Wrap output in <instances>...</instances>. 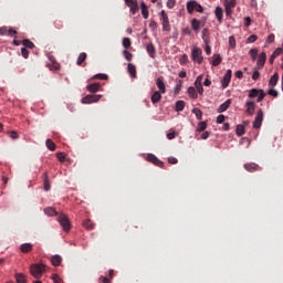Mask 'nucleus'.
<instances>
[{
	"label": "nucleus",
	"instance_id": "nucleus-48",
	"mask_svg": "<svg viewBox=\"0 0 283 283\" xmlns=\"http://www.w3.org/2000/svg\"><path fill=\"white\" fill-rule=\"evenodd\" d=\"M268 94H269L270 96H273L274 98H277V96H279L277 91H275L273 87H271V88L269 90Z\"/></svg>",
	"mask_w": 283,
	"mask_h": 283
},
{
	"label": "nucleus",
	"instance_id": "nucleus-30",
	"mask_svg": "<svg viewBox=\"0 0 283 283\" xmlns=\"http://www.w3.org/2000/svg\"><path fill=\"white\" fill-rule=\"evenodd\" d=\"M87 59V53L82 52L80 53L78 57H77V65H83V63H85V60Z\"/></svg>",
	"mask_w": 283,
	"mask_h": 283
},
{
	"label": "nucleus",
	"instance_id": "nucleus-44",
	"mask_svg": "<svg viewBox=\"0 0 283 283\" xmlns=\"http://www.w3.org/2000/svg\"><path fill=\"white\" fill-rule=\"evenodd\" d=\"M249 53L252 61H255V59H258V49H251Z\"/></svg>",
	"mask_w": 283,
	"mask_h": 283
},
{
	"label": "nucleus",
	"instance_id": "nucleus-54",
	"mask_svg": "<svg viewBox=\"0 0 283 283\" xmlns=\"http://www.w3.org/2000/svg\"><path fill=\"white\" fill-rule=\"evenodd\" d=\"M54 25H55L56 30H61L63 28V21L55 20Z\"/></svg>",
	"mask_w": 283,
	"mask_h": 283
},
{
	"label": "nucleus",
	"instance_id": "nucleus-50",
	"mask_svg": "<svg viewBox=\"0 0 283 283\" xmlns=\"http://www.w3.org/2000/svg\"><path fill=\"white\" fill-rule=\"evenodd\" d=\"M123 54H124V57L126 59V61H132L133 55L129 51L124 50Z\"/></svg>",
	"mask_w": 283,
	"mask_h": 283
},
{
	"label": "nucleus",
	"instance_id": "nucleus-20",
	"mask_svg": "<svg viewBox=\"0 0 283 283\" xmlns=\"http://www.w3.org/2000/svg\"><path fill=\"white\" fill-rule=\"evenodd\" d=\"M277 81H280V75L277 73H274L273 76L269 81V86L275 87V85H277Z\"/></svg>",
	"mask_w": 283,
	"mask_h": 283
},
{
	"label": "nucleus",
	"instance_id": "nucleus-7",
	"mask_svg": "<svg viewBox=\"0 0 283 283\" xmlns=\"http://www.w3.org/2000/svg\"><path fill=\"white\" fill-rule=\"evenodd\" d=\"M264 120V112H262V109H259L254 122H253V128L254 129H260V127H262V122Z\"/></svg>",
	"mask_w": 283,
	"mask_h": 283
},
{
	"label": "nucleus",
	"instance_id": "nucleus-24",
	"mask_svg": "<svg viewBox=\"0 0 283 283\" xmlns=\"http://www.w3.org/2000/svg\"><path fill=\"white\" fill-rule=\"evenodd\" d=\"M191 28L196 32V34H198V32H200V22L198 19H192Z\"/></svg>",
	"mask_w": 283,
	"mask_h": 283
},
{
	"label": "nucleus",
	"instance_id": "nucleus-5",
	"mask_svg": "<svg viewBox=\"0 0 283 283\" xmlns=\"http://www.w3.org/2000/svg\"><path fill=\"white\" fill-rule=\"evenodd\" d=\"M160 17L163 21L161 25H163L164 32H171V25L169 24V15H167V12H165V10L160 12Z\"/></svg>",
	"mask_w": 283,
	"mask_h": 283
},
{
	"label": "nucleus",
	"instance_id": "nucleus-10",
	"mask_svg": "<svg viewBox=\"0 0 283 283\" xmlns=\"http://www.w3.org/2000/svg\"><path fill=\"white\" fill-rule=\"evenodd\" d=\"M231 76H232V71L228 70L221 81V85L223 90H227V87H229V84L231 83Z\"/></svg>",
	"mask_w": 283,
	"mask_h": 283
},
{
	"label": "nucleus",
	"instance_id": "nucleus-43",
	"mask_svg": "<svg viewBox=\"0 0 283 283\" xmlns=\"http://www.w3.org/2000/svg\"><path fill=\"white\" fill-rule=\"evenodd\" d=\"M202 78H205L203 75H199V76L197 77V80L195 81V87H200V86H202Z\"/></svg>",
	"mask_w": 283,
	"mask_h": 283
},
{
	"label": "nucleus",
	"instance_id": "nucleus-22",
	"mask_svg": "<svg viewBox=\"0 0 283 283\" xmlns=\"http://www.w3.org/2000/svg\"><path fill=\"white\" fill-rule=\"evenodd\" d=\"M127 70H128V74L132 76V78L137 77L136 65L129 63Z\"/></svg>",
	"mask_w": 283,
	"mask_h": 283
},
{
	"label": "nucleus",
	"instance_id": "nucleus-60",
	"mask_svg": "<svg viewBox=\"0 0 283 283\" xmlns=\"http://www.w3.org/2000/svg\"><path fill=\"white\" fill-rule=\"evenodd\" d=\"M224 115H219L218 117H217V123H218V125H222V123H224Z\"/></svg>",
	"mask_w": 283,
	"mask_h": 283
},
{
	"label": "nucleus",
	"instance_id": "nucleus-6",
	"mask_svg": "<svg viewBox=\"0 0 283 283\" xmlns=\"http://www.w3.org/2000/svg\"><path fill=\"white\" fill-rule=\"evenodd\" d=\"M103 98V95H86L82 98L84 105H90L91 103H98Z\"/></svg>",
	"mask_w": 283,
	"mask_h": 283
},
{
	"label": "nucleus",
	"instance_id": "nucleus-15",
	"mask_svg": "<svg viewBox=\"0 0 283 283\" xmlns=\"http://www.w3.org/2000/svg\"><path fill=\"white\" fill-rule=\"evenodd\" d=\"M87 92H91V94H96L101 90V84L99 83H93L88 84L86 86Z\"/></svg>",
	"mask_w": 283,
	"mask_h": 283
},
{
	"label": "nucleus",
	"instance_id": "nucleus-12",
	"mask_svg": "<svg viewBox=\"0 0 283 283\" xmlns=\"http://www.w3.org/2000/svg\"><path fill=\"white\" fill-rule=\"evenodd\" d=\"M156 85L161 94L167 93V88L165 86V77H163V76L158 77L156 81Z\"/></svg>",
	"mask_w": 283,
	"mask_h": 283
},
{
	"label": "nucleus",
	"instance_id": "nucleus-49",
	"mask_svg": "<svg viewBox=\"0 0 283 283\" xmlns=\"http://www.w3.org/2000/svg\"><path fill=\"white\" fill-rule=\"evenodd\" d=\"M188 61H189V56H187V54H184V55H181L179 63L181 65H185Z\"/></svg>",
	"mask_w": 283,
	"mask_h": 283
},
{
	"label": "nucleus",
	"instance_id": "nucleus-33",
	"mask_svg": "<svg viewBox=\"0 0 283 283\" xmlns=\"http://www.w3.org/2000/svg\"><path fill=\"white\" fill-rule=\"evenodd\" d=\"M188 94L190 98H198V92L196 91V87L190 86L188 87Z\"/></svg>",
	"mask_w": 283,
	"mask_h": 283
},
{
	"label": "nucleus",
	"instance_id": "nucleus-29",
	"mask_svg": "<svg viewBox=\"0 0 283 283\" xmlns=\"http://www.w3.org/2000/svg\"><path fill=\"white\" fill-rule=\"evenodd\" d=\"M20 250L22 251V253H30V251H32V244L24 243L20 247Z\"/></svg>",
	"mask_w": 283,
	"mask_h": 283
},
{
	"label": "nucleus",
	"instance_id": "nucleus-59",
	"mask_svg": "<svg viewBox=\"0 0 283 283\" xmlns=\"http://www.w3.org/2000/svg\"><path fill=\"white\" fill-rule=\"evenodd\" d=\"M169 165H178V159L176 157L168 158Z\"/></svg>",
	"mask_w": 283,
	"mask_h": 283
},
{
	"label": "nucleus",
	"instance_id": "nucleus-35",
	"mask_svg": "<svg viewBox=\"0 0 283 283\" xmlns=\"http://www.w3.org/2000/svg\"><path fill=\"white\" fill-rule=\"evenodd\" d=\"M45 145L50 151H54V149H56V144H54L52 139H46Z\"/></svg>",
	"mask_w": 283,
	"mask_h": 283
},
{
	"label": "nucleus",
	"instance_id": "nucleus-18",
	"mask_svg": "<svg viewBox=\"0 0 283 283\" xmlns=\"http://www.w3.org/2000/svg\"><path fill=\"white\" fill-rule=\"evenodd\" d=\"M14 279L17 283H28V276L23 273H15Z\"/></svg>",
	"mask_w": 283,
	"mask_h": 283
},
{
	"label": "nucleus",
	"instance_id": "nucleus-34",
	"mask_svg": "<svg viewBox=\"0 0 283 283\" xmlns=\"http://www.w3.org/2000/svg\"><path fill=\"white\" fill-rule=\"evenodd\" d=\"M22 45H23L25 49L29 48V50H32V49L34 48V42H32V41L25 39V40L22 41Z\"/></svg>",
	"mask_w": 283,
	"mask_h": 283
},
{
	"label": "nucleus",
	"instance_id": "nucleus-2",
	"mask_svg": "<svg viewBox=\"0 0 283 283\" xmlns=\"http://www.w3.org/2000/svg\"><path fill=\"white\" fill-rule=\"evenodd\" d=\"M187 11L188 14H193V12H205V8L201 7L200 3H198V1L196 0H190L187 2Z\"/></svg>",
	"mask_w": 283,
	"mask_h": 283
},
{
	"label": "nucleus",
	"instance_id": "nucleus-23",
	"mask_svg": "<svg viewBox=\"0 0 283 283\" xmlns=\"http://www.w3.org/2000/svg\"><path fill=\"white\" fill-rule=\"evenodd\" d=\"M51 262L53 266H61V262H63V258H61V255H54L51 258Z\"/></svg>",
	"mask_w": 283,
	"mask_h": 283
},
{
	"label": "nucleus",
	"instance_id": "nucleus-28",
	"mask_svg": "<svg viewBox=\"0 0 283 283\" xmlns=\"http://www.w3.org/2000/svg\"><path fill=\"white\" fill-rule=\"evenodd\" d=\"M44 191H50L52 189V186L50 185V179L48 178V174L44 172Z\"/></svg>",
	"mask_w": 283,
	"mask_h": 283
},
{
	"label": "nucleus",
	"instance_id": "nucleus-61",
	"mask_svg": "<svg viewBox=\"0 0 283 283\" xmlns=\"http://www.w3.org/2000/svg\"><path fill=\"white\" fill-rule=\"evenodd\" d=\"M283 50L282 49H276L272 54L277 59V56H280V54H282Z\"/></svg>",
	"mask_w": 283,
	"mask_h": 283
},
{
	"label": "nucleus",
	"instance_id": "nucleus-27",
	"mask_svg": "<svg viewBox=\"0 0 283 283\" xmlns=\"http://www.w3.org/2000/svg\"><path fill=\"white\" fill-rule=\"evenodd\" d=\"M201 36H202L203 43H211V40L209 38V29H203Z\"/></svg>",
	"mask_w": 283,
	"mask_h": 283
},
{
	"label": "nucleus",
	"instance_id": "nucleus-52",
	"mask_svg": "<svg viewBox=\"0 0 283 283\" xmlns=\"http://www.w3.org/2000/svg\"><path fill=\"white\" fill-rule=\"evenodd\" d=\"M44 213H59V212L53 207H48L44 209Z\"/></svg>",
	"mask_w": 283,
	"mask_h": 283
},
{
	"label": "nucleus",
	"instance_id": "nucleus-31",
	"mask_svg": "<svg viewBox=\"0 0 283 283\" xmlns=\"http://www.w3.org/2000/svg\"><path fill=\"white\" fill-rule=\"evenodd\" d=\"M83 227L88 231H92V229H94V223L92 222V220L86 219L83 221Z\"/></svg>",
	"mask_w": 283,
	"mask_h": 283
},
{
	"label": "nucleus",
	"instance_id": "nucleus-63",
	"mask_svg": "<svg viewBox=\"0 0 283 283\" xmlns=\"http://www.w3.org/2000/svg\"><path fill=\"white\" fill-rule=\"evenodd\" d=\"M167 138H168V140H174V138H176V133L175 132L168 133Z\"/></svg>",
	"mask_w": 283,
	"mask_h": 283
},
{
	"label": "nucleus",
	"instance_id": "nucleus-56",
	"mask_svg": "<svg viewBox=\"0 0 283 283\" xmlns=\"http://www.w3.org/2000/svg\"><path fill=\"white\" fill-rule=\"evenodd\" d=\"M9 136L12 138V140H17V138H19V134H17L14 130L9 132Z\"/></svg>",
	"mask_w": 283,
	"mask_h": 283
},
{
	"label": "nucleus",
	"instance_id": "nucleus-19",
	"mask_svg": "<svg viewBox=\"0 0 283 283\" xmlns=\"http://www.w3.org/2000/svg\"><path fill=\"white\" fill-rule=\"evenodd\" d=\"M140 8L144 19H149V8L147 7V4L145 2H142Z\"/></svg>",
	"mask_w": 283,
	"mask_h": 283
},
{
	"label": "nucleus",
	"instance_id": "nucleus-39",
	"mask_svg": "<svg viewBox=\"0 0 283 283\" xmlns=\"http://www.w3.org/2000/svg\"><path fill=\"white\" fill-rule=\"evenodd\" d=\"M182 109H185V101H178L176 103V111L177 112H182Z\"/></svg>",
	"mask_w": 283,
	"mask_h": 283
},
{
	"label": "nucleus",
	"instance_id": "nucleus-45",
	"mask_svg": "<svg viewBox=\"0 0 283 283\" xmlns=\"http://www.w3.org/2000/svg\"><path fill=\"white\" fill-rule=\"evenodd\" d=\"M166 6L169 10H174L176 8V0H168Z\"/></svg>",
	"mask_w": 283,
	"mask_h": 283
},
{
	"label": "nucleus",
	"instance_id": "nucleus-32",
	"mask_svg": "<svg viewBox=\"0 0 283 283\" xmlns=\"http://www.w3.org/2000/svg\"><path fill=\"white\" fill-rule=\"evenodd\" d=\"M220 63H222V56H220V54L214 55L212 60L213 67H218Z\"/></svg>",
	"mask_w": 283,
	"mask_h": 283
},
{
	"label": "nucleus",
	"instance_id": "nucleus-21",
	"mask_svg": "<svg viewBox=\"0 0 283 283\" xmlns=\"http://www.w3.org/2000/svg\"><path fill=\"white\" fill-rule=\"evenodd\" d=\"M214 14L219 23H222V18H223L222 7H217L214 10Z\"/></svg>",
	"mask_w": 283,
	"mask_h": 283
},
{
	"label": "nucleus",
	"instance_id": "nucleus-9",
	"mask_svg": "<svg viewBox=\"0 0 283 283\" xmlns=\"http://www.w3.org/2000/svg\"><path fill=\"white\" fill-rule=\"evenodd\" d=\"M245 114H248L249 116H253V114H255V102L248 99L245 102Z\"/></svg>",
	"mask_w": 283,
	"mask_h": 283
},
{
	"label": "nucleus",
	"instance_id": "nucleus-3",
	"mask_svg": "<svg viewBox=\"0 0 283 283\" xmlns=\"http://www.w3.org/2000/svg\"><path fill=\"white\" fill-rule=\"evenodd\" d=\"M191 59L198 63V65H202V61H205V57H202V49L193 46L191 50Z\"/></svg>",
	"mask_w": 283,
	"mask_h": 283
},
{
	"label": "nucleus",
	"instance_id": "nucleus-14",
	"mask_svg": "<svg viewBox=\"0 0 283 283\" xmlns=\"http://www.w3.org/2000/svg\"><path fill=\"white\" fill-rule=\"evenodd\" d=\"M163 94L160 91L155 92L151 97L150 101L154 105H156V103H160V101L163 99Z\"/></svg>",
	"mask_w": 283,
	"mask_h": 283
},
{
	"label": "nucleus",
	"instance_id": "nucleus-53",
	"mask_svg": "<svg viewBox=\"0 0 283 283\" xmlns=\"http://www.w3.org/2000/svg\"><path fill=\"white\" fill-rule=\"evenodd\" d=\"M229 45L232 50L235 48V38L234 36L229 38Z\"/></svg>",
	"mask_w": 283,
	"mask_h": 283
},
{
	"label": "nucleus",
	"instance_id": "nucleus-41",
	"mask_svg": "<svg viewBox=\"0 0 283 283\" xmlns=\"http://www.w3.org/2000/svg\"><path fill=\"white\" fill-rule=\"evenodd\" d=\"M237 136H244V126L243 125H238L237 126Z\"/></svg>",
	"mask_w": 283,
	"mask_h": 283
},
{
	"label": "nucleus",
	"instance_id": "nucleus-13",
	"mask_svg": "<svg viewBox=\"0 0 283 283\" xmlns=\"http://www.w3.org/2000/svg\"><path fill=\"white\" fill-rule=\"evenodd\" d=\"M244 169L247 171H250L251 174H253V171H260V166L255 163H250V164H245L244 165Z\"/></svg>",
	"mask_w": 283,
	"mask_h": 283
},
{
	"label": "nucleus",
	"instance_id": "nucleus-8",
	"mask_svg": "<svg viewBox=\"0 0 283 283\" xmlns=\"http://www.w3.org/2000/svg\"><path fill=\"white\" fill-rule=\"evenodd\" d=\"M124 1L126 3L127 8L130 9L129 10L130 14L134 15V14H136L138 12V10H139V8H138V0H124Z\"/></svg>",
	"mask_w": 283,
	"mask_h": 283
},
{
	"label": "nucleus",
	"instance_id": "nucleus-37",
	"mask_svg": "<svg viewBox=\"0 0 283 283\" xmlns=\"http://www.w3.org/2000/svg\"><path fill=\"white\" fill-rule=\"evenodd\" d=\"M192 114L196 115L197 120H202V111L200 108H193Z\"/></svg>",
	"mask_w": 283,
	"mask_h": 283
},
{
	"label": "nucleus",
	"instance_id": "nucleus-25",
	"mask_svg": "<svg viewBox=\"0 0 283 283\" xmlns=\"http://www.w3.org/2000/svg\"><path fill=\"white\" fill-rule=\"evenodd\" d=\"M261 92H262L261 88H251V90L249 91L248 96H249L250 98H256V96H259V94H260Z\"/></svg>",
	"mask_w": 283,
	"mask_h": 283
},
{
	"label": "nucleus",
	"instance_id": "nucleus-58",
	"mask_svg": "<svg viewBox=\"0 0 283 283\" xmlns=\"http://www.w3.org/2000/svg\"><path fill=\"white\" fill-rule=\"evenodd\" d=\"M210 43H205L206 48H205V52L206 54L209 56L211 54V45H209Z\"/></svg>",
	"mask_w": 283,
	"mask_h": 283
},
{
	"label": "nucleus",
	"instance_id": "nucleus-47",
	"mask_svg": "<svg viewBox=\"0 0 283 283\" xmlns=\"http://www.w3.org/2000/svg\"><path fill=\"white\" fill-rule=\"evenodd\" d=\"M21 54H22L23 59H28L30 56V51L25 48H22Z\"/></svg>",
	"mask_w": 283,
	"mask_h": 283
},
{
	"label": "nucleus",
	"instance_id": "nucleus-11",
	"mask_svg": "<svg viewBox=\"0 0 283 283\" xmlns=\"http://www.w3.org/2000/svg\"><path fill=\"white\" fill-rule=\"evenodd\" d=\"M148 163H153L156 167H165V164L153 154L147 155Z\"/></svg>",
	"mask_w": 283,
	"mask_h": 283
},
{
	"label": "nucleus",
	"instance_id": "nucleus-46",
	"mask_svg": "<svg viewBox=\"0 0 283 283\" xmlns=\"http://www.w3.org/2000/svg\"><path fill=\"white\" fill-rule=\"evenodd\" d=\"M258 41V35L252 34L247 39V43H255Z\"/></svg>",
	"mask_w": 283,
	"mask_h": 283
},
{
	"label": "nucleus",
	"instance_id": "nucleus-55",
	"mask_svg": "<svg viewBox=\"0 0 283 283\" xmlns=\"http://www.w3.org/2000/svg\"><path fill=\"white\" fill-rule=\"evenodd\" d=\"M94 78H98L99 81H107V74H96Z\"/></svg>",
	"mask_w": 283,
	"mask_h": 283
},
{
	"label": "nucleus",
	"instance_id": "nucleus-64",
	"mask_svg": "<svg viewBox=\"0 0 283 283\" xmlns=\"http://www.w3.org/2000/svg\"><path fill=\"white\" fill-rule=\"evenodd\" d=\"M9 30H10V29H8V27H3V28L0 29V34H1V35L8 34V31H9Z\"/></svg>",
	"mask_w": 283,
	"mask_h": 283
},
{
	"label": "nucleus",
	"instance_id": "nucleus-40",
	"mask_svg": "<svg viewBox=\"0 0 283 283\" xmlns=\"http://www.w3.org/2000/svg\"><path fill=\"white\" fill-rule=\"evenodd\" d=\"M207 129V122H200L197 126V132H205Z\"/></svg>",
	"mask_w": 283,
	"mask_h": 283
},
{
	"label": "nucleus",
	"instance_id": "nucleus-38",
	"mask_svg": "<svg viewBox=\"0 0 283 283\" xmlns=\"http://www.w3.org/2000/svg\"><path fill=\"white\" fill-rule=\"evenodd\" d=\"M123 46L125 48V50H128V48H132V40L129 38H124Z\"/></svg>",
	"mask_w": 283,
	"mask_h": 283
},
{
	"label": "nucleus",
	"instance_id": "nucleus-51",
	"mask_svg": "<svg viewBox=\"0 0 283 283\" xmlns=\"http://www.w3.org/2000/svg\"><path fill=\"white\" fill-rule=\"evenodd\" d=\"M56 158L60 160V163H65V154L64 153H57Z\"/></svg>",
	"mask_w": 283,
	"mask_h": 283
},
{
	"label": "nucleus",
	"instance_id": "nucleus-62",
	"mask_svg": "<svg viewBox=\"0 0 283 283\" xmlns=\"http://www.w3.org/2000/svg\"><path fill=\"white\" fill-rule=\"evenodd\" d=\"M258 78H260V72L254 71L253 74H252V80L258 81Z\"/></svg>",
	"mask_w": 283,
	"mask_h": 283
},
{
	"label": "nucleus",
	"instance_id": "nucleus-17",
	"mask_svg": "<svg viewBox=\"0 0 283 283\" xmlns=\"http://www.w3.org/2000/svg\"><path fill=\"white\" fill-rule=\"evenodd\" d=\"M146 51L149 54L150 59H156V46H154V43L147 44Z\"/></svg>",
	"mask_w": 283,
	"mask_h": 283
},
{
	"label": "nucleus",
	"instance_id": "nucleus-1",
	"mask_svg": "<svg viewBox=\"0 0 283 283\" xmlns=\"http://www.w3.org/2000/svg\"><path fill=\"white\" fill-rule=\"evenodd\" d=\"M30 273L35 277V280H41V277H43V273H45V265L42 263L32 264L30 266Z\"/></svg>",
	"mask_w": 283,
	"mask_h": 283
},
{
	"label": "nucleus",
	"instance_id": "nucleus-26",
	"mask_svg": "<svg viewBox=\"0 0 283 283\" xmlns=\"http://www.w3.org/2000/svg\"><path fill=\"white\" fill-rule=\"evenodd\" d=\"M264 63H266V53L262 52L259 55V60H258L259 67H262L264 65Z\"/></svg>",
	"mask_w": 283,
	"mask_h": 283
},
{
	"label": "nucleus",
	"instance_id": "nucleus-16",
	"mask_svg": "<svg viewBox=\"0 0 283 283\" xmlns=\"http://www.w3.org/2000/svg\"><path fill=\"white\" fill-rule=\"evenodd\" d=\"M231 107V99H227L223 104L219 106L217 109L218 114H222V112H227Z\"/></svg>",
	"mask_w": 283,
	"mask_h": 283
},
{
	"label": "nucleus",
	"instance_id": "nucleus-42",
	"mask_svg": "<svg viewBox=\"0 0 283 283\" xmlns=\"http://www.w3.org/2000/svg\"><path fill=\"white\" fill-rule=\"evenodd\" d=\"M266 96V93H264V90H261V93H259L256 103H262Z\"/></svg>",
	"mask_w": 283,
	"mask_h": 283
},
{
	"label": "nucleus",
	"instance_id": "nucleus-57",
	"mask_svg": "<svg viewBox=\"0 0 283 283\" xmlns=\"http://www.w3.org/2000/svg\"><path fill=\"white\" fill-rule=\"evenodd\" d=\"M8 36H14L17 39V30L10 28L8 31Z\"/></svg>",
	"mask_w": 283,
	"mask_h": 283
},
{
	"label": "nucleus",
	"instance_id": "nucleus-36",
	"mask_svg": "<svg viewBox=\"0 0 283 283\" xmlns=\"http://www.w3.org/2000/svg\"><path fill=\"white\" fill-rule=\"evenodd\" d=\"M224 8L232 9L235 8V0H226Z\"/></svg>",
	"mask_w": 283,
	"mask_h": 283
},
{
	"label": "nucleus",
	"instance_id": "nucleus-4",
	"mask_svg": "<svg viewBox=\"0 0 283 283\" xmlns=\"http://www.w3.org/2000/svg\"><path fill=\"white\" fill-rule=\"evenodd\" d=\"M57 221L60 222L63 231H65L66 233L70 232V230L72 229V223L70 222V218H67V216L60 214Z\"/></svg>",
	"mask_w": 283,
	"mask_h": 283
}]
</instances>
